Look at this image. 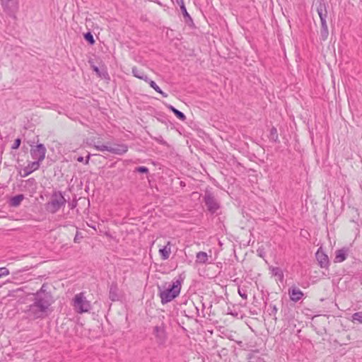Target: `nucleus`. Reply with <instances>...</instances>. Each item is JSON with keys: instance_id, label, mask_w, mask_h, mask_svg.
Masks as SVG:
<instances>
[{"instance_id": "obj_1", "label": "nucleus", "mask_w": 362, "mask_h": 362, "mask_svg": "<svg viewBox=\"0 0 362 362\" xmlns=\"http://www.w3.org/2000/svg\"><path fill=\"white\" fill-rule=\"evenodd\" d=\"M42 285L40 290L34 294L33 303L29 305L28 315L32 319L44 318L53 303V298L50 293L45 289Z\"/></svg>"}, {"instance_id": "obj_2", "label": "nucleus", "mask_w": 362, "mask_h": 362, "mask_svg": "<svg viewBox=\"0 0 362 362\" xmlns=\"http://www.w3.org/2000/svg\"><path fill=\"white\" fill-rule=\"evenodd\" d=\"M182 279L180 277L172 282V284L169 285L168 288H163V289L159 287V296L160 298L161 303L163 305L166 304L177 296H179L181 290Z\"/></svg>"}, {"instance_id": "obj_3", "label": "nucleus", "mask_w": 362, "mask_h": 362, "mask_svg": "<svg viewBox=\"0 0 362 362\" xmlns=\"http://www.w3.org/2000/svg\"><path fill=\"white\" fill-rule=\"evenodd\" d=\"M66 203V199L62 192L54 190L52 192L49 200L45 204V209L48 213L54 214L65 206Z\"/></svg>"}, {"instance_id": "obj_4", "label": "nucleus", "mask_w": 362, "mask_h": 362, "mask_svg": "<svg viewBox=\"0 0 362 362\" xmlns=\"http://www.w3.org/2000/svg\"><path fill=\"white\" fill-rule=\"evenodd\" d=\"M72 305L78 313L88 312L91 308L90 302L87 300L83 292L75 295Z\"/></svg>"}, {"instance_id": "obj_5", "label": "nucleus", "mask_w": 362, "mask_h": 362, "mask_svg": "<svg viewBox=\"0 0 362 362\" xmlns=\"http://www.w3.org/2000/svg\"><path fill=\"white\" fill-rule=\"evenodd\" d=\"M94 148L100 151H108L111 153L122 156L128 151L129 147L125 144H116L114 146H107L105 144H95Z\"/></svg>"}, {"instance_id": "obj_6", "label": "nucleus", "mask_w": 362, "mask_h": 362, "mask_svg": "<svg viewBox=\"0 0 362 362\" xmlns=\"http://www.w3.org/2000/svg\"><path fill=\"white\" fill-rule=\"evenodd\" d=\"M1 5L5 13L9 16L16 18V14L18 11V0H0Z\"/></svg>"}, {"instance_id": "obj_7", "label": "nucleus", "mask_w": 362, "mask_h": 362, "mask_svg": "<svg viewBox=\"0 0 362 362\" xmlns=\"http://www.w3.org/2000/svg\"><path fill=\"white\" fill-rule=\"evenodd\" d=\"M204 200L208 210L211 213H214L218 208L219 204L217 202L212 192L206 190L204 193Z\"/></svg>"}, {"instance_id": "obj_8", "label": "nucleus", "mask_w": 362, "mask_h": 362, "mask_svg": "<svg viewBox=\"0 0 362 362\" xmlns=\"http://www.w3.org/2000/svg\"><path fill=\"white\" fill-rule=\"evenodd\" d=\"M47 149L44 144H39L30 150V154L34 160L42 161L45 158Z\"/></svg>"}, {"instance_id": "obj_9", "label": "nucleus", "mask_w": 362, "mask_h": 362, "mask_svg": "<svg viewBox=\"0 0 362 362\" xmlns=\"http://www.w3.org/2000/svg\"><path fill=\"white\" fill-rule=\"evenodd\" d=\"M153 334L156 338L157 342L159 344H163L166 340V334L164 325L162 323L160 325H157L153 328Z\"/></svg>"}, {"instance_id": "obj_10", "label": "nucleus", "mask_w": 362, "mask_h": 362, "mask_svg": "<svg viewBox=\"0 0 362 362\" xmlns=\"http://www.w3.org/2000/svg\"><path fill=\"white\" fill-rule=\"evenodd\" d=\"M316 259L322 268H327L329 264L328 256L323 252L322 247H320L316 254Z\"/></svg>"}, {"instance_id": "obj_11", "label": "nucleus", "mask_w": 362, "mask_h": 362, "mask_svg": "<svg viewBox=\"0 0 362 362\" xmlns=\"http://www.w3.org/2000/svg\"><path fill=\"white\" fill-rule=\"evenodd\" d=\"M230 281L234 283V286H238V294L241 296V298L244 300H247V290L246 286H240V284L242 282V280L239 278H235L232 279V276H230Z\"/></svg>"}, {"instance_id": "obj_12", "label": "nucleus", "mask_w": 362, "mask_h": 362, "mask_svg": "<svg viewBox=\"0 0 362 362\" xmlns=\"http://www.w3.org/2000/svg\"><path fill=\"white\" fill-rule=\"evenodd\" d=\"M288 294L291 300L293 302H298L304 295L303 293L296 287L290 288L288 289Z\"/></svg>"}, {"instance_id": "obj_13", "label": "nucleus", "mask_w": 362, "mask_h": 362, "mask_svg": "<svg viewBox=\"0 0 362 362\" xmlns=\"http://www.w3.org/2000/svg\"><path fill=\"white\" fill-rule=\"evenodd\" d=\"M109 298L112 301H116L119 300V288L117 283L112 282L110 284L109 287Z\"/></svg>"}, {"instance_id": "obj_14", "label": "nucleus", "mask_w": 362, "mask_h": 362, "mask_svg": "<svg viewBox=\"0 0 362 362\" xmlns=\"http://www.w3.org/2000/svg\"><path fill=\"white\" fill-rule=\"evenodd\" d=\"M317 12L319 15L320 21L327 20V4L323 0L319 3V5L317 7Z\"/></svg>"}, {"instance_id": "obj_15", "label": "nucleus", "mask_w": 362, "mask_h": 362, "mask_svg": "<svg viewBox=\"0 0 362 362\" xmlns=\"http://www.w3.org/2000/svg\"><path fill=\"white\" fill-rule=\"evenodd\" d=\"M335 253L334 262H342L346 259L348 255V249L343 247L340 250H337Z\"/></svg>"}, {"instance_id": "obj_16", "label": "nucleus", "mask_w": 362, "mask_h": 362, "mask_svg": "<svg viewBox=\"0 0 362 362\" xmlns=\"http://www.w3.org/2000/svg\"><path fill=\"white\" fill-rule=\"evenodd\" d=\"M159 254L163 260H166L171 254L170 243L168 241L167 245L159 249Z\"/></svg>"}, {"instance_id": "obj_17", "label": "nucleus", "mask_w": 362, "mask_h": 362, "mask_svg": "<svg viewBox=\"0 0 362 362\" xmlns=\"http://www.w3.org/2000/svg\"><path fill=\"white\" fill-rule=\"evenodd\" d=\"M132 72L134 76L139 79L144 80V81H148V77L144 74V71L138 69L137 67H132Z\"/></svg>"}, {"instance_id": "obj_18", "label": "nucleus", "mask_w": 362, "mask_h": 362, "mask_svg": "<svg viewBox=\"0 0 362 362\" xmlns=\"http://www.w3.org/2000/svg\"><path fill=\"white\" fill-rule=\"evenodd\" d=\"M269 270L273 276L279 278L280 281L284 279V273L281 268L276 267H270Z\"/></svg>"}, {"instance_id": "obj_19", "label": "nucleus", "mask_w": 362, "mask_h": 362, "mask_svg": "<svg viewBox=\"0 0 362 362\" xmlns=\"http://www.w3.org/2000/svg\"><path fill=\"white\" fill-rule=\"evenodd\" d=\"M167 107L170 110L172 111L174 115L180 120L182 121H185L186 119V116L185 115V114L183 112H182L181 111L177 110L175 107H174L173 105H167Z\"/></svg>"}, {"instance_id": "obj_20", "label": "nucleus", "mask_w": 362, "mask_h": 362, "mask_svg": "<svg viewBox=\"0 0 362 362\" xmlns=\"http://www.w3.org/2000/svg\"><path fill=\"white\" fill-rule=\"evenodd\" d=\"M149 86L153 88L157 93H160L163 97L164 98H167L168 97V94L165 92H163L160 88V87L156 84V83L152 80H151L149 78H148V81H146Z\"/></svg>"}, {"instance_id": "obj_21", "label": "nucleus", "mask_w": 362, "mask_h": 362, "mask_svg": "<svg viewBox=\"0 0 362 362\" xmlns=\"http://www.w3.org/2000/svg\"><path fill=\"white\" fill-rule=\"evenodd\" d=\"M42 161L35 160V161L30 163L25 169V170L27 171L26 175H28L33 173V171L37 170L40 168V163Z\"/></svg>"}, {"instance_id": "obj_22", "label": "nucleus", "mask_w": 362, "mask_h": 362, "mask_svg": "<svg viewBox=\"0 0 362 362\" xmlns=\"http://www.w3.org/2000/svg\"><path fill=\"white\" fill-rule=\"evenodd\" d=\"M208 260L207 254L204 252H199L196 255V262L198 263H206Z\"/></svg>"}, {"instance_id": "obj_23", "label": "nucleus", "mask_w": 362, "mask_h": 362, "mask_svg": "<svg viewBox=\"0 0 362 362\" xmlns=\"http://www.w3.org/2000/svg\"><path fill=\"white\" fill-rule=\"evenodd\" d=\"M23 194H18L11 198L10 204L12 206H18L20 205L21 202L23 200Z\"/></svg>"}, {"instance_id": "obj_24", "label": "nucleus", "mask_w": 362, "mask_h": 362, "mask_svg": "<svg viewBox=\"0 0 362 362\" xmlns=\"http://www.w3.org/2000/svg\"><path fill=\"white\" fill-rule=\"evenodd\" d=\"M321 22V35L324 40L327 39L328 36V27L327 25V20L320 21Z\"/></svg>"}, {"instance_id": "obj_25", "label": "nucleus", "mask_w": 362, "mask_h": 362, "mask_svg": "<svg viewBox=\"0 0 362 362\" xmlns=\"http://www.w3.org/2000/svg\"><path fill=\"white\" fill-rule=\"evenodd\" d=\"M351 321L354 323L362 324V310L356 312L351 315Z\"/></svg>"}, {"instance_id": "obj_26", "label": "nucleus", "mask_w": 362, "mask_h": 362, "mask_svg": "<svg viewBox=\"0 0 362 362\" xmlns=\"http://www.w3.org/2000/svg\"><path fill=\"white\" fill-rule=\"evenodd\" d=\"M182 13L184 16L185 21L186 23H188L189 21L192 22V18L187 11L185 6H181L180 8Z\"/></svg>"}, {"instance_id": "obj_27", "label": "nucleus", "mask_w": 362, "mask_h": 362, "mask_svg": "<svg viewBox=\"0 0 362 362\" xmlns=\"http://www.w3.org/2000/svg\"><path fill=\"white\" fill-rule=\"evenodd\" d=\"M84 39L91 45L95 42L93 35L90 32L84 34Z\"/></svg>"}, {"instance_id": "obj_28", "label": "nucleus", "mask_w": 362, "mask_h": 362, "mask_svg": "<svg viewBox=\"0 0 362 362\" xmlns=\"http://www.w3.org/2000/svg\"><path fill=\"white\" fill-rule=\"evenodd\" d=\"M278 311L277 307L275 305H270L269 308L268 310L269 314L271 316L274 317V319L276 320V313Z\"/></svg>"}, {"instance_id": "obj_29", "label": "nucleus", "mask_w": 362, "mask_h": 362, "mask_svg": "<svg viewBox=\"0 0 362 362\" xmlns=\"http://www.w3.org/2000/svg\"><path fill=\"white\" fill-rule=\"evenodd\" d=\"M278 138L277 129L275 127H272L270 130V139L276 141Z\"/></svg>"}, {"instance_id": "obj_30", "label": "nucleus", "mask_w": 362, "mask_h": 362, "mask_svg": "<svg viewBox=\"0 0 362 362\" xmlns=\"http://www.w3.org/2000/svg\"><path fill=\"white\" fill-rule=\"evenodd\" d=\"M135 172L141 173H148V168L145 166H139L135 168Z\"/></svg>"}, {"instance_id": "obj_31", "label": "nucleus", "mask_w": 362, "mask_h": 362, "mask_svg": "<svg viewBox=\"0 0 362 362\" xmlns=\"http://www.w3.org/2000/svg\"><path fill=\"white\" fill-rule=\"evenodd\" d=\"M9 274V270L6 267H0V278L8 276Z\"/></svg>"}, {"instance_id": "obj_32", "label": "nucleus", "mask_w": 362, "mask_h": 362, "mask_svg": "<svg viewBox=\"0 0 362 362\" xmlns=\"http://www.w3.org/2000/svg\"><path fill=\"white\" fill-rule=\"evenodd\" d=\"M21 139L18 138L16 139H15L12 146H11V148L12 149H17L19 148L20 145H21Z\"/></svg>"}, {"instance_id": "obj_33", "label": "nucleus", "mask_w": 362, "mask_h": 362, "mask_svg": "<svg viewBox=\"0 0 362 362\" xmlns=\"http://www.w3.org/2000/svg\"><path fill=\"white\" fill-rule=\"evenodd\" d=\"M93 71L98 74L100 76H102L101 73H100V71L98 67L95 66H93Z\"/></svg>"}, {"instance_id": "obj_34", "label": "nucleus", "mask_w": 362, "mask_h": 362, "mask_svg": "<svg viewBox=\"0 0 362 362\" xmlns=\"http://www.w3.org/2000/svg\"><path fill=\"white\" fill-rule=\"evenodd\" d=\"M175 2L178 6H180V8H181V6H185L184 1H183V0H175Z\"/></svg>"}, {"instance_id": "obj_35", "label": "nucleus", "mask_w": 362, "mask_h": 362, "mask_svg": "<svg viewBox=\"0 0 362 362\" xmlns=\"http://www.w3.org/2000/svg\"><path fill=\"white\" fill-rule=\"evenodd\" d=\"M90 156H91V155H90V153L87 156V157H86V160H85V164H86V165L88 164V162H89V160H90Z\"/></svg>"}, {"instance_id": "obj_36", "label": "nucleus", "mask_w": 362, "mask_h": 362, "mask_svg": "<svg viewBox=\"0 0 362 362\" xmlns=\"http://www.w3.org/2000/svg\"><path fill=\"white\" fill-rule=\"evenodd\" d=\"M74 242L75 243H79V239H78V233H77L75 238H74Z\"/></svg>"}, {"instance_id": "obj_37", "label": "nucleus", "mask_w": 362, "mask_h": 362, "mask_svg": "<svg viewBox=\"0 0 362 362\" xmlns=\"http://www.w3.org/2000/svg\"><path fill=\"white\" fill-rule=\"evenodd\" d=\"M77 160H78V162H80V163H82V162H83V161H84V158H83V157H82V156H79V157L77 158Z\"/></svg>"}, {"instance_id": "obj_38", "label": "nucleus", "mask_w": 362, "mask_h": 362, "mask_svg": "<svg viewBox=\"0 0 362 362\" xmlns=\"http://www.w3.org/2000/svg\"><path fill=\"white\" fill-rule=\"evenodd\" d=\"M73 208H74V204H71V209H73Z\"/></svg>"}, {"instance_id": "obj_39", "label": "nucleus", "mask_w": 362, "mask_h": 362, "mask_svg": "<svg viewBox=\"0 0 362 362\" xmlns=\"http://www.w3.org/2000/svg\"><path fill=\"white\" fill-rule=\"evenodd\" d=\"M73 208H74V204H71V209H73Z\"/></svg>"}, {"instance_id": "obj_40", "label": "nucleus", "mask_w": 362, "mask_h": 362, "mask_svg": "<svg viewBox=\"0 0 362 362\" xmlns=\"http://www.w3.org/2000/svg\"><path fill=\"white\" fill-rule=\"evenodd\" d=\"M73 208H74V204H71V209H73Z\"/></svg>"}]
</instances>
